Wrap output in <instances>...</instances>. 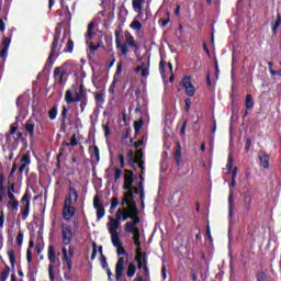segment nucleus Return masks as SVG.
<instances>
[{
    "label": "nucleus",
    "mask_w": 281,
    "mask_h": 281,
    "mask_svg": "<svg viewBox=\"0 0 281 281\" xmlns=\"http://www.w3.org/2000/svg\"><path fill=\"white\" fill-rule=\"evenodd\" d=\"M48 260L50 265H54V262H56V248L54 247V245L48 246Z\"/></svg>",
    "instance_id": "nucleus-28"
},
{
    "label": "nucleus",
    "mask_w": 281,
    "mask_h": 281,
    "mask_svg": "<svg viewBox=\"0 0 281 281\" xmlns=\"http://www.w3.org/2000/svg\"><path fill=\"white\" fill-rule=\"evenodd\" d=\"M67 65H69V61L64 63L60 67H55L53 76L54 78H57V76H67Z\"/></svg>",
    "instance_id": "nucleus-22"
},
{
    "label": "nucleus",
    "mask_w": 281,
    "mask_h": 281,
    "mask_svg": "<svg viewBox=\"0 0 281 281\" xmlns=\"http://www.w3.org/2000/svg\"><path fill=\"white\" fill-rule=\"evenodd\" d=\"M24 128L26 133H29L30 137H34V128H36V125L33 120H27L24 124Z\"/></svg>",
    "instance_id": "nucleus-26"
},
{
    "label": "nucleus",
    "mask_w": 281,
    "mask_h": 281,
    "mask_svg": "<svg viewBox=\"0 0 281 281\" xmlns=\"http://www.w3.org/2000/svg\"><path fill=\"white\" fill-rule=\"evenodd\" d=\"M126 234H133V240L134 243L139 241V238H142V234L139 233V229L134 231H125Z\"/></svg>",
    "instance_id": "nucleus-39"
},
{
    "label": "nucleus",
    "mask_w": 281,
    "mask_h": 281,
    "mask_svg": "<svg viewBox=\"0 0 281 281\" xmlns=\"http://www.w3.org/2000/svg\"><path fill=\"white\" fill-rule=\"evenodd\" d=\"M134 260L137 262V269L139 270L144 267H148V256L146 254L135 256Z\"/></svg>",
    "instance_id": "nucleus-21"
},
{
    "label": "nucleus",
    "mask_w": 281,
    "mask_h": 281,
    "mask_svg": "<svg viewBox=\"0 0 281 281\" xmlns=\"http://www.w3.org/2000/svg\"><path fill=\"white\" fill-rule=\"evenodd\" d=\"M102 269H109V262H106V256L102 255L100 258Z\"/></svg>",
    "instance_id": "nucleus-57"
},
{
    "label": "nucleus",
    "mask_w": 281,
    "mask_h": 281,
    "mask_svg": "<svg viewBox=\"0 0 281 281\" xmlns=\"http://www.w3.org/2000/svg\"><path fill=\"white\" fill-rule=\"evenodd\" d=\"M256 280L257 281H269V277H267V273L263 270H258L256 272Z\"/></svg>",
    "instance_id": "nucleus-34"
},
{
    "label": "nucleus",
    "mask_w": 281,
    "mask_h": 281,
    "mask_svg": "<svg viewBox=\"0 0 281 281\" xmlns=\"http://www.w3.org/2000/svg\"><path fill=\"white\" fill-rule=\"evenodd\" d=\"M167 19H160L159 20V23H161L160 25H161V27H167L168 26V23H170V13L169 12H167Z\"/></svg>",
    "instance_id": "nucleus-56"
},
{
    "label": "nucleus",
    "mask_w": 281,
    "mask_h": 281,
    "mask_svg": "<svg viewBox=\"0 0 281 281\" xmlns=\"http://www.w3.org/2000/svg\"><path fill=\"white\" fill-rule=\"evenodd\" d=\"M120 205L124 207L125 210H131V206L137 207V202L135 201V195L133 194V190H127L126 193L123 195V200L121 201Z\"/></svg>",
    "instance_id": "nucleus-9"
},
{
    "label": "nucleus",
    "mask_w": 281,
    "mask_h": 281,
    "mask_svg": "<svg viewBox=\"0 0 281 281\" xmlns=\"http://www.w3.org/2000/svg\"><path fill=\"white\" fill-rule=\"evenodd\" d=\"M65 101L67 104H74V102H88L87 91H85V86L80 85L79 90L76 92L74 98V92L71 90H66Z\"/></svg>",
    "instance_id": "nucleus-5"
},
{
    "label": "nucleus",
    "mask_w": 281,
    "mask_h": 281,
    "mask_svg": "<svg viewBox=\"0 0 281 281\" xmlns=\"http://www.w3.org/2000/svg\"><path fill=\"white\" fill-rule=\"evenodd\" d=\"M232 168H234V158L229 155L226 164L227 175H232Z\"/></svg>",
    "instance_id": "nucleus-47"
},
{
    "label": "nucleus",
    "mask_w": 281,
    "mask_h": 281,
    "mask_svg": "<svg viewBox=\"0 0 281 281\" xmlns=\"http://www.w3.org/2000/svg\"><path fill=\"white\" fill-rule=\"evenodd\" d=\"M60 115H61V119H60L59 131L60 133H67V106L66 105H63Z\"/></svg>",
    "instance_id": "nucleus-18"
},
{
    "label": "nucleus",
    "mask_w": 281,
    "mask_h": 281,
    "mask_svg": "<svg viewBox=\"0 0 281 281\" xmlns=\"http://www.w3.org/2000/svg\"><path fill=\"white\" fill-rule=\"evenodd\" d=\"M32 200V195L30 194V191L26 190L21 199V203L23 206H21V214L23 221L27 220V216H30V201Z\"/></svg>",
    "instance_id": "nucleus-6"
},
{
    "label": "nucleus",
    "mask_w": 281,
    "mask_h": 281,
    "mask_svg": "<svg viewBox=\"0 0 281 281\" xmlns=\"http://www.w3.org/2000/svg\"><path fill=\"white\" fill-rule=\"evenodd\" d=\"M119 205H120V200H117V198L113 196L111 199V206H110L111 214H113V210H115V207H117Z\"/></svg>",
    "instance_id": "nucleus-50"
},
{
    "label": "nucleus",
    "mask_w": 281,
    "mask_h": 281,
    "mask_svg": "<svg viewBox=\"0 0 281 281\" xmlns=\"http://www.w3.org/2000/svg\"><path fill=\"white\" fill-rule=\"evenodd\" d=\"M140 177V181L138 182V191L140 194V201H142V205H144V176H139Z\"/></svg>",
    "instance_id": "nucleus-33"
},
{
    "label": "nucleus",
    "mask_w": 281,
    "mask_h": 281,
    "mask_svg": "<svg viewBox=\"0 0 281 281\" xmlns=\"http://www.w3.org/2000/svg\"><path fill=\"white\" fill-rule=\"evenodd\" d=\"M91 159H95L97 161H100V148H98V145L93 146V151L91 154Z\"/></svg>",
    "instance_id": "nucleus-46"
},
{
    "label": "nucleus",
    "mask_w": 281,
    "mask_h": 281,
    "mask_svg": "<svg viewBox=\"0 0 281 281\" xmlns=\"http://www.w3.org/2000/svg\"><path fill=\"white\" fill-rule=\"evenodd\" d=\"M21 166L18 169L19 175H23L25 172L26 175H30V165L32 164V155L30 151H26L22 158H21Z\"/></svg>",
    "instance_id": "nucleus-8"
},
{
    "label": "nucleus",
    "mask_w": 281,
    "mask_h": 281,
    "mask_svg": "<svg viewBox=\"0 0 281 281\" xmlns=\"http://www.w3.org/2000/svg\"><path fill=\"white\" fill-rule=\"evenodd\" d=\"M9 260L11 262V269H15L16 267V256L14 255V250L8 251Z\"/></svg>",
    "instance_id": "nucleus-35"
},
{
    "label": "nucleus",
    "mask_w": 281,
    "mask_h": 281,
    "mask_svg": "<svg viewBox=\"0 0 281 281\" xmlns=\"http://www.w3.org/2000/svg\"><path fill=\"white\" fill-rule=\"evenodd\" d=\"M48 276L50 281L56 280V274H54V265L48 266Z\"/></svg>",
    "instance_id": "nucleus-54"
},
{
    "label": "nucleus",
    "mask_w": 281,
    "mask_h": 281,
    "mask_svg": "<svg viewBox=\"0 0 281 281\" xmlns=\"http://www.w3.org/2000/svg\"><path fill=\"white\" fill-rule=\"evenodd\" d=\"M244 203H245L244 210L246 212H249V210H251V195H245Z\"/></svg>",
    "instance_id": "nucleus-42"
},
{
    "label": "nucleus",
    "mask_w": 281,
    "mask_h": 281,
    "mask_svg": "<svg viewBox=\"0 0 281 281\" xmlns=\"http://www.w3.org/2000/svg\"><path fill=\"white\" fill-rule=\"evenodd\" d=\"M186 89V94L188 95V98H194V86H188Z\"/></svg>",
    "instance_id": "nucleus-52"
},
{
    "label": "nucleus",
    "mask_w": 281,
    "mask_h": 281,
    "mask_svg": "<svg viewBox=\"0 0 281 281\" xmlns=\"http://www.w3.org/2000/svg\"><path fill=\"white\" fill-rule=\"evenodd\" d=\"M93 207L97 210V221H102L104 218V215L106 214V210H104V206L100 204V196L95 195L93 199Z\"/></svg>",
    "instance_id": "nucleus-14"
},
{
    "label": "nucleus",
    "mask_w": 281,
    "mask_h": 281,
    "mask_svg": "<svg viewBox=\"0 0 281 281\" xmlns=\"http://www.w3.org/2000/svg\"><path fill=\"white\" fill-rule=\"evenodd\" d=\"M16 245L18 247H22L23 246V233H19L16 236Z\"/></svg>",
    "instance_id": "nucleus-61"
},
{
    "label": "nucleus",
    "mask_w": 281,
    "mask_h": 281,
    "mask_svg": "<svg viewBox=\"0 0 281 281\" xmlns=\"http://www.w3.org/2000/svg\"><path fill=\"white\" fill-rule=\"evenodd\" d=\"M95 27V22H90L88 24V30H87V35H86V43H89V41H91L93 38V29Z\"/></svg>",
    "instance_id": "nucleus-29"
},
{
    "label": "nucleus",
    "mask_w": 281,
    "mask_h": 281,
    "mask_svg": "<svg viewBox=\"0 0 281 281\" xmlns=\"http://www.w3.org/2000/svg\"><path fill=\"white\" fill-rule=\"evenodd\" d=\"M135 273H137V266H135V262H130L126 271L127 278H134Z\"/></svg>",
    "instance_id": "nucleus-27"
},
{
    "label": "nucleus",
    "mask_w": 281,
    "mask_h": 281,
    "mask_svg": "<svg viewBox=\"0 0 281 281\" xmlns=\"http://www.w3.org/2000/svg\"><path fill=\"white\" fill-rule=\"evenodd\" d=\"M238 175V167H235L232 171V181L228 184L229 188H236V177Z\"/></svg>",
    "instance_id": "nucleus-37"
},
{
    "label": "nucleus",
    "mask_w": 281,
    "mask_h": 281,
    "mask_svg": "<svg viewBox=\"0 0 281 281\" xmlns=\"http://www.w3.org/2000/svg\"><path fill=\"white\" fill-rule=\"evenodd\" d=\"M126 260L124 257H119L117 262L115 265V278L116 280H121L122 276H124V263Z\"/></svg>",
    "instance_id": "nucleus-16"
},
{
    "label": "nucleus",
    "mask_w": 281,
    "mask_h": 281,
    "mask_svg": "<svg viewBox=\"0 0 281 281\" xmlns=\"http://www.w3.org/2000/svg\"><path fill=\"white\" fill-rule=\"evenodd\" d=\"M142 19H144V13H137L132 23L130 24L131 30L139 32L142 30Z\"/></svg>",
    "instance_id": "nucleus-19"
},
{
    "label": "nucleus",
    "mask_w": 281,
    "mask_h": 281,
    "mask_svg": "<svg viewBox=\"0 0 281 281\" xmlns=\"http://www.w3.org/2000/svg\"><path fill=\"white\" fill-rule=\"evenodd\" d=\"M58 115V105H54L49 111H48V117L49 120H56Z\"/></svg>",
    "instance_id": "nucleus-38"
},
{
    "label": "nucleus",
    "mask_w": 281,
    "mask_h": 281,
    "mask_svg": "<svg viewBox=\"0 0 281 281\" xmlns=\"http://www.w3.org/2000/svg\"><path fill=\"white\" fill-rule=\"evenodd\" d=\"M61 216L64 221H69L70 218H74V216H76V206H74V204L64 203Z\"/></svg>",
    "instance_id": "nucleus-13"
},
{
    "label": "nucleus",
    "mask_w": 281,
    "mask_h": 281,
    "mask_svg": "<svg viewBox=\"0 0 281 281\" xmlns=\"http://www.w3.org/2000/svg\"><path fill=\"white\" fill-rule=\"evenodd\" d=\"M94 100H95L97 104H104V102H105L104 93H102V92L94 93Z\"/></svg>",
    "instance_id": "nucleus-44"
},
{
    "label": "nucleus",
    "mask_w": 281,
    "mask_h": 281,
    "mask_svg": "<svg viewBox=\"0 0 281 281\" xmlns=\"http://www.w3.org/2000/svg\"><path fill=\"white\" fill-rule=\"evenodd\" d=\"M60 34H63V27L58 25L55 27L54 41L52 43L50 53L44 66V70L48 69L49 71L52 70V67H54V57L56 56V52H60V48H58V43H60Z\"/></svg>",
    "instance_id": "nucleus-3"
},
{
    "label": "nucleus",
    "mask_w": 281,
    "mask_h": 281,
    "mask_svg": "<svg viewBox=\"0 0 281 281\" xmlns=\"http://www.w3.org/2000/svg\"><path fill=\"white\" fill-rule=\"evenodd\" d=\"M74 47H75V45H74V40H68L67 46H66V48L64 49V52H65L66 54H72V53H74Z\"/></svg>",
    "instance_id": "nucleus-45"
},
{
    "label": "nucleus",
    "mask_w": 281,
    "mask_h": 281,
    "mask_svg": "<svg viewBox=\"0 0 281 281\" xmlns=\"http://www.w3.org/2000/svg\"><path fill=\"white\" fill-rule=\"evenodd\" d=\"M181 86L186 88L191 87L192 86V78L190 76H187L182 79L181 81Z\"/></svg>",
    "instance_id": "nucleus-49"
},
{
    "label": "nucleus",
    "mask_w": 281,
    "mask_h": 281,
    "mask_svg": "<svg viewBox=\"0 0 281 281\" xmlns=\"http://www.w3.org/2000/svg\"><path fill=\"white\" fill-rule=\"evenodd\" d=\"M159 71H160L161 76H165V74H166V60H164V58L160 59V61H159Z\"/></svg>",
    "instance_id": "nucleus-53"
},
{
    "label": "nucleus",
    "mask_w": 281,
    "mask_h": 281,
    "mask_svg": "<svg viewBox=\"0 0 281 281\" xmlns=\"http://www.w3.org/2000/svg\"><path fill=\"white\" fill-rule=\"evenodd\" d=\"M122 179V169L114 167V183H117Z\"/></svg>",
    "instance_id": "nucleus-51"
},
{
    "label": "nucleus",
    "mask_w": 281,
    "mask_h": 281,
    "mask_svg": "<svg viewBox=\"0 0 281 281\" xmlns=\"http://www.w3.org/2000/svg\"><path fill=\"white\" fill-rule=\"evenodd\" d=\"M259 166H261V168H269V159H271V157L268 155L267 151L265 150H260L259 151Z\"/></svg>",
    "instance_id": "nucleus-20"
},
{
    "label": "nucleus",
    "mask_w": 281,
    "mask_h": 281,
    "mask_svg": "<svg viewBox=\"0 0 281 281\" xmlns=\"http://www.w3.org/2000/svg\"><path fill=\"white\" fill-rule=\"evenodd\" d=\"M124 172L123 190H133V183H135V173L131 169H125Z\"/></svg>",
    "instance_id": "nucleus-10"
},
{
    "label": "nucleus",
    "mask_w": 281,
    "mask_h": 281,
    "mask_svg": "<svg viewBox=\"0 0 281 281\" xmlns=\"http://www.w3.org/2000/svg\"><path fill=\"white\" fill-rule=\"evenodd\" d=\"M19 130V126L16 124H12L10 126V131L9 134L5 135V139L7 142H10V137H12V135L16 134V131Z\"/></svg>",
    "instance_id": "nucleus-40"
},
{
    "label": "nucleus",
    "mask_w": 281,
    "mask_h": 281,
    "mask_svg": "<svg viewBox=\"0 0 281 281\" xmlns=\"http://www.w3.org/2000/svg\"><path fill=\"white\" fill-rule=\"evenodd\" d=\"M25 138L23 137V133L22 132H16L15 133V140L12 144L13 150H16L18 146H19V142H23Z\"/></svg>",
    "instance_id": "nucleus-32"
},
{
    "label": "nucleus",
    "mask_w": 281,
    "mask_h": 281,
    "mask_svg": "<svg viewBox=\"0 0 281 281\" xmlns=\"http://www.w3.org/2000/svg\"><path fill=\"white\" fill-rule=\"evenodd\" d=\"M114 36H115L116 49L121 52V56H124V58L128 56V52H130L128 47L134 48L135 54L139 52V45L135 43V37L133 35L131 34L126 35L125 43H122V41L120 40V31H115Z\"/></svg>",
    "instance_id": "nucleus-2"
},
{
    "label": "nucleus",
    "mask_w": 281,
    "mask_h": 281,
    "mask_svg": "<svg viewBox=\"0 0 281 281\" xmlns=\"http://www.w3.org/2000/svg\"><path fill=\"white\" fill-rule=\"evenodd\" d=\"M10 43H12V37H4L2 40V45L7 49H10Z\"/></svg>",
    "instance_id": "nucleus-58"
},
{
    "label": "nucleus",
    "mask_w": 281,
    "mask_h": 281,
    "mask_svg": "<svg viewBox=\"0 0 281 281\" xmlns=\"http://www.w3.org/2000/svg\"><path fill=\"white\" fill-rule=\"evenodd\" d=\"M184 104H186L184 106L186 113H190V106H192V100L190 98L186 99Z\"/></svg>",
    "instance_id": "nucleus-59"
},
{
    "label": "nucleus",
    "mask_w": 281,
    "mask_h": 281,
    "mask_svg": "<svg viewBox=\"0 0 281 281\" xmlns=\"http://www.w3.org/2000/svg\"><path fill=\"white\" fill-rule=\"evenodd\" d=\"M250 148H251V137H248L246 139L245 151L249 153Z\"/></svg>",
    "instance_id": "nucleus-62"
},
{
    "label": "nucleus",
    "mask_w": 281,
    "mask_h": 281,
    "mask_svg": "<svg viewBox=\"0 0 281 281\" xmlns=\"http://www.w3.org/2000/svg\"><path fill=\"white\" fill-rule=\"evenodd\" d=\"M61 238L63 245H71V240H74V231L69 224H61Z\"/></svg>",
    "instance_id": "nucleus-7"
},
{
    "label": "nucleus",
    "mask_w": 281,
    "mask_h": 281,
    "mask_svg": "<svg viewBox=\"0 0 281 281\" xmlns=\"http://www.w3.org/2000/svg\"><path fill=\"white\" fill-rule=\"evenodd\" d=\"M119 222H114L112 226H108L109 234L111 236V241L113 247L116 248L117 256H128L126 249L122 245V240H120V233L117 232Z\"/></svg>",
    "instance_id": "nucleus-4"
},
{
    "label": "nucleus",
    "mask_w": 281,
    "mask_h": 281,
    "mask_svg": "<svg viewBox=\"0 0 281 281\" xmlns=\"http://www.w3.org/2000/svg\"><path fill=\"white\" fill-rule=\"evenodd\" d=\"M176 166H181V144L178 143L175 153Z\"/></svg>",
    "instance_id": "nucleus-31"
},
{
    "label": "nucleus",
    "mask_w": 281,
    "mask_h": 281,
    "mask_svg": "<svg viewBox=\"0 0 281 281\" xmlns=\"http://www.w3.org/2000/svg\"><path fill=\"white\" fill-rule=\"evenodd\" d=\"M144 126V121L139 120V121H135L134 122V131H135V135H139V131H142V127Z\"/></svg>",
    "instance_id": "nucleus-41"
},
{
    "label": "nucleus",
    "mask_w": 281,
    "mask_h": 281,
    "mask_svg": "<svg viewBox=\"0 0 281 281\" xmlns=\"http://www.w3.org/2000/svg\"><path fill=\"white\" fill-rule=\"evenodd\" d=\"M32 249H34V240L29 241V247L26 250V260L29 265H32Z\"/></svg>",
    "instance_id": "nucleus-30"
},
{
    "label": "nucleus",
    "mask_w": 281,
    "mask_h": 281,
    "mask_svg": "<svg viewBox=\"0 0 281 281\" xmlns=\"http://www.w3.org/2000/svg\"><path fill=\"white\" fill-rule=\"evenodd\" d=\"M228 216L234 218V190H229L228 193Z\"/></svg>",
    "instance_id": "nucleus-25"
},
{
    "label": "nucleus",
    "mask_w": 281,
    "mask_h": 281,
    "mask_svg": "<svg viewBox=\"0 0 281 281\" xmlns=\"http://www.w3.org/2000/svg\"><path fill=\"white\" fill-rule=\"evenodd\" d=\"M61 252H63V256H64V260L67 265L68 271H71V269L74 268V261H72L74 250L69 249L68 252H67V248L64 247L61 249Z\"/></svg>",
    "instance_id": "nucleus-15"
},
{
    "label": "nucleus",
    "mask_w": 281,
    "mask_h": 281,
    "mask_svg": "<svg viewBox=\"0 0 281 281\" xmlns=\"http://www.w3.org/2000/svg\"><path fill=\"white\" fill-rule=\"evenodd\" d=\"M144 3H146V0H132V7L137 14H144V12H142Z\"/></svg>",
    "instance_id": "nucleus-24"
},
{
    "label": "nucleus",
    "mask_w": 281,
    "mask_h": 281,
    "mask_svg": "<svg viewBox=\"0 0 281 281\" xmlns=\"http://www.w3.org/2000/svg\"><path fill=\"white\" fill-rule=\"evenodd\" d=\"M115 217L116 218L109 216L110 222L106 224L108 227H112L113 223L119 222L117 229H120V224L122 223L121 221L125 222L127 218H131V222L124 224V232L139 229L137 225L142 223V218H139V209H137L135 204H132L130 210L120 207L115 213Z\"/></svg>",
    "instance_id": "nucleus-1"
},
{
    "label": "nucleus",
    "mask_w": 281,
    "mask_h": 281,
    "mask_svg": "<svg viewBox=\"0 0 281 281\" xmlns=\"http://www.w3.org/2000/svg\"><path fill=\"white\" fill-rule=\"evenodd\" d=\"M95 256H98V245H95V243L92 244V254L90 257V260H93L95 258Z\"/></svg>",
    "instance_id": "nucleus-60"
},
{
    "label": "nucleus",
    "mask_w": 281,
    "mask_h": 281,
    "mask_svg": "<svg viewBox=\"0 0 281 281\" xmlns=\"http://www.w3.org/2000/svg\"><path fill=\"white\" fill-rule=\"evenodd\" d=\"M64 203L70 205H76L78 203V190H76V188H68V193L65 196Z\"/></svg>",
    "instance_id": "nucleus-12"
},
{
    "label": "nucleus",
    "mask_w": 281,
    "mask_h": 281,
    "mask_svg": "<svg viewBox=\"0 0 281 281\" xmlns=\"http://www.w3.org/2000/svg\"><path fill=\"white\" fill-rule=\"evenodd\" d=\"M256 102H254V97L251 94L246 95V111L244 113V117L249 115V111L255 106Z\"/></svg>",
    "instance_id": "nucleus-23"
},
{
    "label": "nucleus",
    "mask_w": 281,
    "mask_h": 281,
    "mask_svg": "<svg viewBox=\"0 0 281 281\" xmlns=\"http://www.w3.org/2000/svg\"><path fill=\"white\" fill-rule=\"evenodd\" d=\"M10 276V266H5L4 270L1 272L0 281H7Z\"/></svg>",
    "instance_id": "nucleus-43"
},
{
    "label": "nucleus",
    "mask_w": 281,
    "mask_h": 281,
    "mask_svg": "<svg viewBox=\"0 0 281 281\" xmlns=\"http://www.w3.org/2000/svg\"><path fill=\"white\" fill-rule=\"evenodd\" d=\"M103 131H104V137H110L111 136V126L109 123L103 124Z\"/></svg>",
    "instance_id": "nucleus-55"
},
{
    "label": "nucleus",
    "mask_w": 281,
    "mask_h": 281,
    "mask_svg": "<svg viewBox=\"0 0 281 281\" xmlns=\"http://www.w3.org/2000/svg\"><path fill=\"white\" fill-rule=\"evenodd\" d=\"M135 164H137L138 168H140V175L144 177V150L137 149L136 155L134 157Z\"/></svg>",
    "instance_id": "nucleus-17"
},
{
    "label": "nucleus",
    "mask_w": 281,
    "mask_h": 281,
    "mask_svg": "<svg viewBox=\"0 0 281 281\" xmlns=\"http://www.w3.org/2000/svg\"><path fill=\"white\" fill-rule=\"evenodd\" d=\"M7 207L8 210H11V212H16V210H19V200L9 201L7 203Z\"/></svg>",
    "instance_id": "nucleus-36"
},
{
    "label": "nucleus",
    "mask_w": 281,
    "mask_h": 281,
    "mask_svg": "<svg viewBox=\"0 0 281 281\" xmlns=\"http://www.w3.org/2000/svg\"><path fill=\"white\" fill-rule=\"evenodd\" d=\"M72 147L78 146V138L76 137V134H74L70 138V143H69Z\"/></svg>",
    "instance_id": "nucleus-63"
},
{
    "label": "nucleus",
    "mask_w": 281,
    "mask_h": 281,
    "mask_svg": "<svg viewBox=\"0 0 281 281\" xmlns=\"http://www.w3.org/2000/svg\"><path fill=\"white\" fill-rule=\"evenodd\" d=\"M280 25H281V16H280V13H278L277 14V20H276V22H274V24L272 26L273 34H277L278 27H280Z\"/></svg>",
    "instance_id": "nucleus-48"
},
{
    "label": "nucleus",
    "mask_w": 281,
    "mask_h": 281,
    "mask_svg": "<svg viewBox=\"0 0 281 281\" xmlns=\"http://www.w3.org/2000/svg\"><path fill=\"white\" fill-rule=\"evenodd\" d=\"M121 76H122V64H117L116 71L113 76V80L109 88V93H111V95L115 94V87H117V83L121 80Z\"/></svg>",
    "instance_id": "nucleus-11"
},
{
    "label": "nucleus",
    "mask_w": 281,
    "mask_h": 281,
    "mask_svg": "<svg viewBox=\"0 0 281 281\" xmlns=\"http://www.w3.org/2000/svg\"><path fill=\"white\" fill-rule=\"evenodd\" d=\"M59 281H72V279H71V274H69V273L65 272V273H64V279H63V278H60V280H59Z\"/></svg>",
    "instance_id": "nucleus-64"
}]
</instances>
